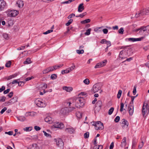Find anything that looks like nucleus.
<instances>
[{
  "mask_svg": "<svg viewBox=\"0 0 149 149\" xmlns=\"http://www.w3.org/2000/svg\"><path fill=\"white\" fill-rule=\"evenodd\" d=\"M132 52L130 49H124L120 51L119 54V57L122 58H126L127 56L132 55Z\"/></svg>",
  "mask_w": 149,
  "mask_h": 149,
  "instance_id": "nucleus-1",
  "label": "nucleus"
},
{
  "mask_svg": "<svg viewBox=\"0 0 149 149\" xmlns=\"http://www.w3.org/2000/svg\"><path fill=\"white\" fill-rule=\"evenodd\" d=\"M75 106L77 108H80L83 106L84 104V100L82 98L78 97L75 100Z\"/></svg>",
  "mask_w": 149,
  "mask_h": 149,
  "instance_id": "nucleus-2",
  "label": "nucleus"
},
{
  "mask_svg": "<svg viewBox=\"0 0 149 149\" xmlns=\"http://www.w3.org/2000/svg\"><path fill=\"white\" fill-rule=\"evenodd\" d=\"M149 107L147 103L144 102L143 106L142 113L144 117H146L148 114Z\"/></svg>",
  "mask_w": 149,
  "mask_h": 149,
  "instance_id": "nucleus-3",
  "label": "nucleus"
},
{
  "mask_svg": "<svg viewBox=\"0 0 149 149\" xmlns=\"http://www.w3.org/2000/svg\"><path fill=\"white\" fill-rule=\"evenodd\" d=\"M6 13L8 17H15L19 13V11L16 10H8L6 12Z\"/></svg>",
  "mask_w": 149,
  "mask_h": 149,
  "instance_id": "nucleus-4",
  "label": "nucleus"
},
{
  "mask_svg": "<svg viewBox=\"0 0 149 149\" xmlns=\"http://www.w3.org/2000/svg\"><path fill=\"white\" fill-rule=\"evenodd\" d=\"M35 103L36 105L40 107H44L46 105L45 102L39 98L36 99L35 101Z\"/></svg>",
  "mask_w": 149,
  "mask_h": 149,
  "instance_id": "nucleus-5",
  "label": "nucleus"
},
{
  "mask_svg": "<svg viewBox=\"0 0 149 149\" xmlns=\"http://www.w3.org/2000/svg\"><path fill=\"white\" fill-rule=\"evenodd\" d=\"M101 86L100 84L99 83H97L93 86L91 90L95 93L101 90Z\"/></svg>",
  "mask_w": 149,
  "mask_h": 149,
  "instance_id": "nucleus-6",
  "label": "nucleus"
},
{
  "mask_svg": "<svg viewBox=\"0 0 149 149\" xmlns=\"http://www.w3.org/2000/svg\"><path fill=\"white\" fill-rule=\"evenodd\" d=\"M56 142L57 146L61 149L63 148V143L62 139L60 138H57L55 139Z\"/></svg>",
  "mask_w": 149,
  "mask_h": 149,
  "instance_id": "nucleus-7",
  "label": "nucleus"
},
{
  "mask_svg": "<svg viewBox=\"0 0 149 149\" xmlns=\"http://www.w3.org/2000/svg\"><path fill=\"white\" fill-rule=\"evenodd\" d=\"M97 125L95 128V129L99 130H102L104 129V127L103 123L100 121H97Z\"/></svg>",
  "mask_w": 149,
  "mask_h": 149,
  "instance_id": "nucleus-8",
  "label": "nucleus"
},
{
  "mask_svg": "<svg viewBox=\"0 0 149 149\" xmlns=\"http://www.w3.org/2000/svg\"><path fill=\"white\" fill-rule=\"evenodd\" d=\"M72 103L70 102H66L64 103V105L67 107L68 110V112H71L74 110L75 109V108L73 107H71L70 106L71 104Z\"/></svg>",
  "mask_w": 149,
  "mask_h": 149,
  "instance_id": "nucleus-9",
  "label": "nucleus"
},
{
  "mask_svg": "<svg viewBox=\"0 0 149 149\" xmlns=\"http://www.w3.org/2000/svg\"><path fill=\"white\" fill-rule=\"evenodd\" d=\"M64 125L61 123L59 122H56L52 126V128L54 129V128H59L62 129L64 127Z\"/></svg>",
  "mask_w": 149,
  "mask_h": 149,
  "instance_id": "nucleus-10",
  "label": "nucleus"
},
{
  "mask_svg": "<svg viewBox=\"0 0 149 149\" xmlns=\"http://www.w3.org/2000/svg\"><path fill=\"white\" fill-rule=\"evenodd\" d=\"M6 6V2L4 0H0V11L3 10Z\"/></svg>",
  "mask_w": 149,
  "mask_h": 149,
  "instance_id": "nucleus-11",
  "label": "nucleus"
},
{
  "mask_svg": "<svg viewBox=\"0 0 149 149\" xmlns=\"http://www.w3.org/2000/svg\"><path fill=\"white\" fill-rule=\"evenodd\" d=\"M139 33H143V32L145 31H147L148 30L149 32V25L148 26L145 27H142L140 29H138L136 30V31H139Z\"/></svg>",
  "mask_w": 149,
  "mask_h": 149,
  "instance_id": "nucleus-12",
  "label": "nucleus"
},
{
  "mask_svg": "<svg viewBox=\"0 0 149 149\" xmlns=\"http://www.w3.org/2000/svg\"><path fill=\"white\" fill-rule=\"evenodd\" d=\"M102 104V102L101 100L98 101L95 104V109L97 111L100 110L101 109Z\"/></svg>",
  "mask_w": 149,
  "mask_h": 149,
  "instance_id": "nucleus-13",
  "label": "nucleus"
},
{
  "mask_svg": "<svg viewBox=\"0 0 149 149\" xmlns=\"http://www.w3.org/2000/svg\"><path fill=\"white\" fill-rule=\"evenodd\" d=\"M128 110L129 111V115L130 116H132L134 113V105L129 104L128 107Z\"/></svg>",
  "mask_w": 149,
  "mask_h": 149,
  "instance_id": "nucleus-14",
  "label": "nucleus"
},
{
  "mask_svg": "<svg viewBox=\"0 0 149 149\" xmlns=\"http://www.w3.org/2000/svg\"><path fill=\"white\" fill-rule=\"evenodd\" d=\"M36 113L33 111L28 112H26L24 116L25 117H34L36 115Z\"/></svg>",
  "mask_w": 149,
  "mask_h": 149,
  "instance_id": "nucleus-15",
  "label": "nucleus"
},
{
  "mask_svg": "<svg viewBox=\"0 0 149 149\" xmlns=\"http://www.w3.org/2000/svg\"><path fill=\"white\" fill-rule=\"evenodd\" d=\"M146 10L148 11V10ZM146 10H141L140 12H138L136 14L135 17H138L141 15L142 16L144 15H146Z\"/></svg>",
  "mask_w": 149,
  "mask_h": 149,
  "instance_id": "nucleus-16",
  "label": "nucleus"
},
{
  "mask_svg": "<svg viewBox=\"0 0 149 149\" xmlns=\"http://www.w3.org/2000/svg\"><path fill=\"white\" fill-rule=\"evenodd\" d=\"M75 129L71 127L66 128L65 129V131L70 134L73 133L75 132Z\"/></svg>",
  "mask_w": 149,
  "mask_h": 149,
  "instance_id": "nucleus-17",
  "label": "nucleus"
},
{
  "mask_svg": "<svg viewBox=\"0 0 149 149\" xmlns=\"http://www.w3.org/2000/svg\"><path fill=\"white\" fill-rule=\"evenodd\" d=\"M45 122L49 124L52 123L54 120L53 118L49 116L46 117L45 118Z\"/></svg>",
  "mask_w": 149,
  "mask_h": 149,
  "instance_id": "nucleus-18",
  "label": "nucleus"
},
{
  "mask_svg": "<svg viewBox=\"0 0 149 149\" xmlns=\"http://www.w3.org/2000/svg\"><path fill=\"white\" fill-rule=\"evenodd\" d=\"M17 101V98L16 97H13L8 102H7L6 103L8 105H10L12 104L14 102Z\"/></svg>",
  "mask_w": 149,
  "mask_h": 149,
  "instance_id": "nucleus-19",
  "label": "nucleus"
},
{
  "mask_svg": "<svg viewBox=\"0 0 149 149\" xmlns=\"http://www.w3.org/2000/svg\"><path fill=\"white\" fill-rule=\"evenodd\" d=\"M68 112V107H66L62 108L60 111V113L63 115H65Z\"/></svg>",
  "mask_w": 149,
  "mask_h": 149,
  "instance_id": "nucleus-20",
  "label": "nucleus"
},
{
  "mask_svg": "<svg viewBox=\"0 0 149 149\" xmlns=\"http://www.w3.org/2000/svg\"><path fill=\"white\" fill-rule=\"evenodd\" d=\"M24 5V2L22 0H18L16 3V6L19 8H22L23 6Z\"/></svg>",
  "mask_w": 149,
  "mask_h": 149,
  "instance_id": "nucleus-21",
  "label": "nucleus"
},
{
  "mask_svg": "<svg viewBox=\"0 0 149 149\" xmlns=\"http://www.w3.org/2000/svg\"><path fill=\"white\" fill-rule=\"evenodd\" d=\"M141 38H128V40L129 41L134 42L136 41H141Z\"/></svg>",
  "mask_w": 149,
  "mask_h": 149,
  "instance_id": "nucleus-22",
  "label": "nucleus"
},
{
  "mask_svg": "<svg viewBox=\"0 0 149 149\" xmlns=\"http://www.w3.org/2000/svg\"><path fill=\"white\" fill-rule=\"evenodd\" d=\"M47 88V85L45 83L42 84L40 87V89L41 90V89L43 90L44 92V93H45L46 92L45 91V89Z\"/></svg>",
  "mask_w": 149,
  "mask_h": 149,
  "instance_id": "nucleus-23",
  "label": "nucleus"
},
{
  "mask_svg": "<svg viewBox=\"0 0 149 149\" xmlns=\"http://www.w3.org/2000/svg\"><path fill=\"white\" fill-rule=\"evenodd\" d=\"M63 89L67 92H70L73 90L72 88L71 87H67L64 86L63 87Z\"/></svg>",
  "mask_w": 149,
  "mask_h": 149,
  "instance_id": "nucleus-24",
  "label": "nucleus"
},
{
  "mask_svg": "<svg viewBox=\"0 0 149 149\" xmlns=\"http://www.w3.org/2000/svg\"><path fill=\"white\" fill-rule=\"evenodd\" d=\"M52 71H53V69H52V67H49L43 70L42 71V73L43 74H45Z\"/></svg>",
  "mask_w": 149,
  "mask_h": 149,
  "instance_id": "nucleus-25",
  "label": "nucleus"
},
{
  "mask_svg": "<svg viewBox=\"0 0 149 149\" xmlns=\"http://www.w3.org/2000/svg\"><path fill=\"white\" fill-rule=\"evenodd\" d=\"M83 3H82L79 5L78 7V11L79 12H81L84 10V8L83 6Z\"/></svg>",
  "mask_w": 149,
  "mask_h": 149,
  "instance_id": "nucleus-26",
  "label": "nucleus"
},
{
  "mask_svg": "<svg viewBox=\"0 0 149 149\" xmlns=\"http://www.w3.org/2000/svg\"><path fill=\"white\" fill-rule=\"evenodd\" d=\"M17 118L18 120L21 121H24L26 120V119L25 116H21L19 117H17Z\"/></svg>",
  "mask_w": 149,
  "mask_h": 149,
  "instance_id": "nucleus-27",
  "label": "nucleus"
},
{
  "mask_svg": "<svg viewBox=\"0 0 149 149\" xmlns=\"http://www.w3.org/2000/svg\"><path fill=\"white\" fill-rule=\"evenodd\" d=\"M126 138L125 137H124L122 140L121 146V147L125 146L126 145Z\"/></svg>",
  "mask_w": 149,
  "mask_h": 149,
  "instance_id": "nucleus-28",
  "label": "nucleus"
},
{
  "mask_svg": "<svg viewBox=\"0 0 149 149\" xmlns=\"http://www.w3.org/2000/svg\"><path fill=\"white\" fill-rule=\"evenodd\" d=\"M63 65V64H60L59 65L54 66L53 67H52V68L53 69V71L62 67Z\"/></svg>",
  "mask_w": 149,
  "mask_h": 149,
  "instance_id": "nucleus-29",
  "label": "nucleus"
},
{
  "mask_svg": "<svg viewBox=\"0 0 149 149\" xmlns=\"http://www.w3.org/2000/svg\"><path fill=\"white\" fill-rule=\"evenodd\" d=\"M122 124H123L122 126L123 127L125 126H126L127 127L128 125V123L127 121L124 119H123Z\"/></svg>",
  "mask_w": 149,
  "mask_h": 149,
  "instance_id": "nucleus-30",
  "label": "nucleus"
},
{
  "mask_svg": "<svg viewBox=\"0 0 149 149\" xmlns=\"http://www.w3.org/2000/svg\"><path fill=\"white\" fill-rule=\"evenodd\" d=\"M32 63V61L31 60V59L30 58H27L26 59L25 61L24 62V64H28L31 63Z\"/></svg>",
  "mask_w": 149,
  "mask_h": 149,
  "instance_id": "nucleus-31",
  "label": "nucleus"
},
{
  "mask_svg": "<svg viewBox=\"0 0 149 149\" xmlns=\"http://www.w3.org/2000/svg\"><path fill=\"white\" fill-rule=\"evenodd\" d=\"M91 21V20L90 19H86L85 20L82 21H81V23L82 24H85L86 23H88L90 22Z\"/></svg>",
  "mask_w": 149,
  "mask_h": 149,
  "instance_id": "nucleus-32",
  "label": "nucleus"
},
{
  "mask_svg": "<svg viewBox=\"0 0 149 149\" xmlns=\"http://www.w3.org/2000/svg\"><path fill=\"white\" fill-rule=\"evenodd\" d=\"M76 116L78 118H80L82 117V113L79 111H77L76 113Z\"/></svg>",
  "mask_w": 149,
  "mask_h": 149,
  "instance_id": "nucleus-33",
  "label": "nucleus"
},
{
  "mask_svg": "<svg viewBox=\"0 0 149 149\" xmlns=\"http://www.w3.org/2000/svg\"><path fill=\"white\" fill-rule=\"evenodd\" d=\"M83 83L86 85H88L90 84V80L86 78L83 81Z\"/></svg>",
  "mask_w": 149,
  "mask_h": 149,
  "instance_id": "nucleus-34",
  "label": "nucleus"
},
{
  "mask_svg": "<svg viewBox=\"0 0 149 149\" xmlns=\"http://www.w3.org/2000/svg\"><path fill=\"white\" fill-rule=\"evenodd\" d=\"M87 13L86 12H84L82 14H80L79 15L76 16V17H81V18H83L84 16L86 15Z\"/></svg>",
  "mask_w": 149,
  "mask_h": 149,
  "instance_id": "nucleus-35",
  "label": "nucleus"
},
{
  "mask_svg": "<svg viewBox=\"0 0 149 149\" xmlns=\"http://www.w3.org/2000/svg\"><path fill=\"white\" fill-rule=\"evenodd\" d=\"M103 67V65L100 63H98L95 66V68H99Z\"/></svg>",
  "mask_w": 149,
  "mask_h": 149,
  "instance_id": "nucleus-36",
  "label": "nucleus"
},
{
  "mask_svg": "<svg viewBox=\"0 0 149 149\" xmlns=\"http://www.w3.org/2000/svg\"><path fill=\"white\" fill-rule=\"evenodd\" d=\"M105 44L107 45V47L106 48V49H108V48L110 47L111 45V42L109 41H107V42H105Z\"/></svg>",
  "mask_w": 149,
  "mask_h": 149,
  "instance_id": "nucleus-37",
  "label": "nucleus"
},
{
  "mask_svg": "<svg viewBox=\"0 0 149 149\" xmlns=\"http://www.w3.org/2000/svg\"><path fill=\"white\" fill-rule=\"evenodd\" d=\"M114 110V108L113 107H111L109 110L108 114L109 115H111L112 113Z\"/></svg>",
  "mask_w": 149,
  "mask_h": 149,
  "instance_id": "nucleus-38",
  "label": "nucleus"
},
{
  "mask_svg": "<svg viewBox=\"0 0 149 149\" xmlns=\"http://www.w3.org/2000/svg\"><path fill=\"white\" fill-rule=\"evenodd\" d=\"M6 97L3 96L0 97V102H3L5 101Z\"/></svg>",
  "mask_w": 149,
  "mask_h": 149,
  "instance_id": "nucleus-39",
  "label": "nucleus"
},
{
  "mask_svg": "<svg viewBox=\"0 0 149 149\" xmlns=\"http://www.w3.org/2000/svg\"><path fill=\"white\" fill-rule=\"evenodd\" d=\"M122 93V91L120 90H119L118 92V93L117 95V97L119 99Z\"/></svg>",
  "mask_w": 149,
  "mask_h": 149,
  "instance_id": "nucleus-40",
  "label": "nucleus"
},
{
  "mask_svg": "<svg viewBox=\"0 0 149 149\" xmlns=\"http://www.w3.org/2000/svg\"><path fill=\"white\" fill-rule=\"evenodd\" d=\"M124 107V104L123 103H120V111L122 112L124 110H125V109H123Z\"/></svg>",
  "mask_w": 149,
  "mask_h": 149,
  "instance_id": "nucleus-41",
  "label": "nucleus"
},
{
  "mask_svg": "<svg viewBox=\"0 0 149 149\" xmlns=\"http://www.w3.org/2000/svg\"><path fill=\"white\" fill-rule=\"evenodd\" d=\"M75 0H69L67 1L63 2H61V4H68L70 3L71 2L74 1Z\"/></svg>",
  "mask_w": 149,
  "mask_h": 149,
  "instance_id": "nucleus-42",
  "label": "nucleus"
},
{
  "mask_svg": "<svg viewBox=\"0 0 149 149\" xmlns=\"http://www.w3.org/2000/svg\"><path fill=\"white\" fill-rule=\"evenodd\" d=\"M8 27H10V26H12L13 24V21L12 20H9L8 22Z\"/></svg>",
  "mask_w": 149,
  "mask_h": 149,
  "instance_id": "nucleus-43",
  "label": "nucleus"
},
{
  "mask_svg": "<svg viewBox=\"0 0 149 149\" xmlns=\"http://www.w3.org/2000/svg\"><path fill=\"white\" fill-rule=\"evenodd\" d=\"M73 21V20L72 19H70L68 22L66 23V26H68Z\"/></svg>",
  "mask_w": 149,
  "mask_h": 149,
  "instance_id": "nucleus-44",
  "label": "nucleus"
},
{
  "mask_svg": "<svg viewBox=\"0 0 149 149\" xmlns=\"http://www.w3.org/2000/svg\"><path fill=\"white\" fill-rule=\"evenodd\" d=\"M91 29H87L86 32L85 33V34L87 35H89L90 34L91 31Z\"/></svg>",
  "mask_w": 149,
  "mask_h": 149,
  "instance_id": "nucleus-45",
  "label": "nucleus"
},
{
  "mask_svg": "<svg viewBox=\"0 0 149 149\" xmlns=\"http://www.w3.org/2000/svg\"><path fill=\"white\" fill-rule=\"evenodd\" d=\"M76 52L78 54H81L84 53V51L83 49H81V50H76Z\"/></svg>",
  "mask_w": 149,
  "mask_h": 149,
  "instance_id": "nucleus-46",
  "label": "nucleus"
},
{
  "mask_svg": "<svg viewBox=\"0 0 149 149\" xmlns=\"http://www.w3.org/2000/svg\"><path fill=\"white\" fill-rule=\"evenodd\" d=\"M137 96V95L136 96H132L131 97V101L130 103V104L133 105V101L134 100L135 98Z\"/></svg>",
  "mask_w": 149,
  "mask_h": 149,
  "instance_id": "nucleus-47",
  "label": "nucleus"
},
{
  "mask_svg": "<svg viewBox=\"0 0 149 149\" xmlns=\"http://www.w3.org/2000/svg\"><path fill=\"white\" fill-rule=\"evenodd\" d=\"M20 81L19 79H15L13 80V81L11 82L12 84H17L19 83V81Z\"/></svg>",
  "mask_w": 149,
  "mask_h": 149,
  "instance_id": "nucleus-48",
  "label": "nucleus"
},
{
  "mask_svg": "<svg viewBox=\"0 0 149 149\" xmlns=\"http://www.w3.org/2000/svg\"><path fill=\"white\" fill-rule=\"evenodd\" d=\"M124 31V29L123 27L121 28L118 30V32L120 34H123Z\"/></svg>",
  "mask_w": 149,
  "mask_h": 149,
  "instance_id": "nucleus-49",
  "label": "nucleus"
},
{
  "mask_svg": "<svg viewBox=\"0 0 149 149\" xmlns=\"http://www.w3.org/2000/svg\"><path fill=\"white\" fill-rule=\"evenodd\" d=\"M107 62V60H104L103 61L100 62V63L103 65V67L105 65L106 63Z\"/></svg>",
  "mask_w": 149,
  "mask_h": 149,
  "instance_id": "nucleus-50",
  "label": "nucleus"
},
{
  "mask_svg": "<svg viewBox=\"0 0 149 149\" xmlns=\"http://www.w3.org/2000/svg\"><path fill=\"white\" fill-rule=\"evenodd\" d=\"M53 31V30L52 29H50V30H49L47 31L44 32L43 33V34H48L50 33H51Z\"/></svg>",
  "mask_w": 149,
  "mask_h": 149,
  "instance_id": "nucleus-51",
  "label": "nucleus"
},
{
  "mask_svg": "<svg viewBox=\"0 0 149 149\" xmlns=\"http://www.w3.org/2000/svg\"><path fill=\"white\" fill-rule=\"evenodd\" d=\"M75 68V66L74 65L73 66H72L70 68H68V70L69 72H70L73 70Z\"/></svg>",
  "mask_w": 149,
  "mask_h": 149,
  "instance_id": "nucleus-52",
  "label": "nucleus"
},
{
  "mask_svg": "<svg viewBox=\"0 0 149 149\" xmlns=\"http://www.w3.org/2000/svg\"><path fill=\"white\" fill-rule=\"evenodd\" d=\"M43 132L45 136L47 137H51V135L48 133H47L46 132L44 131H43Z\"/></svg>",
  "mask_w": 149,
  "mask_h": 149,
  "instance_id": "nucleus-53",
  "label": "nucleus"
},
{
  "mask_svg": "<svg viewBox=\"0 0 149 149\" xmlns=\"http://www.w3.org/2000/svg\"><path fill=\"white\" fill-rule=\"evenodd\" d=\"M25 83V82L19 81V83H18V85L19 86H22L24 85Z\"/></svg>",
  "mask_w": 149,
  "mask_h": 149,
  "instance_id": "nucleus-54",
  "label": "nucleus"
},
{
  "mask_svg": "<svg viewBox=\"0 0 149 149\" xmlns=\"http://www.w3.org/2000/svg\"><path fill=\"white\" fill-rule=\"evenodd\" d=\"M136 86H134L133 91V93L134 95H135L136 93Z\"/></svg>",
  "mask_w": 149,
  "mask_h": 149,
  "instance_id": "nucleus-55",
  "label": "nucleus"
},
{
  "mask_svg": "<svg viewBox=\"0 0 149 149\" xmlns=\"http://www.w3.org/2000/svg\"><path fill=\"white\" fill-rule=\"evenodd\" d=\"M11 62L10 61H9L7 62L5 65V66L6 67H9L11 65Z\"/></svg>",
  "mask_w": 149,
  "mask_h": 149,
  "instance_id": "nucleus-56",
  "label": "nucleus"
},
{
  "mask_svg": "<svg viewBox=\"0 0 149 149\" xmlns=\"http://www.w3.org/2000/svg\"><path fill=\"white\" fill-rule=\"evenodd\" d=\"M84 136L85 138H88L89 136V133L88 132H86L84 134Z\"/></svg>",
  "mask_w": 149,
  "mask_h": 149,
  "instance_id": "nucleus-57",
  "label": "nucleus"
},
{
  "mask_svg": "<svg viewBox=\"0 0 149 149\" xmlns=\"http://www.w3.org/2000/svg\"><path fill=\"white\" fill-rule=\"evenodd\" d=\"M120 119V118L119 116H117L115 119L114 121L116 123L118 122Z\"/></svg>",
  "mask_w": 149,
  "mask_h": 149,
  "instance_id": "nucleus-58",
  "label": "nucleus"
},
{
  "mask_svg": "<svg viewBox=\"0 0 149 149\" xmlns=\"http://www.w3.org/2000/svg\"><path fill=\"white\" fill-rule=\"evenodd\" d=\"M144 145V143L143 141L141 142L139 146V148L140 149Z\"/></svg>",
  "mask_w": 149,
  "mask_h": 149,
  "instance_id": "nucleus-59",
  "label": "nucleus"
},
{
  "mask_svg": "<svg viewBox=\"0 0 149 149\" xmlns=\"http://www.w3.org/2000/svg\"><path fill=\"white\" fill-rule=\"evenodd\" d=\"M30 128L31 127H27L24 128L23 130L24 131H29L31 130Z\"/></svg>",
  "mask_w": 149,
  "mask_h": 149,
  "instance_id": "nucleus-60",
  "label": "nucleus"
},
{
  "mask_svg": "<svg viewBox=\"0 0 149 149\" xmlns=\"http://www.w3.org/2000/svg\"><path fill=\"white\" fill-rule=\"evenodd\" d=\"M57 77L56 75L55 74H53L51 76V78L52 79H54L56 78Z\"/></svg>",
  "mask_w": 149,
  "mask_h": 149,
  "instance_id": "nucleus-61",
  "label": "nucleus"
},
{
  "mask_svg": "<svg viewBox=\"0 0 149 149\" xmlns=\"http://www.w3.org/2000/svg\"><path fill=\"white\" fill-rule=\"evenodd\" d=\"M5 134H8L10 135H11L13 134V132L12 131H10L8 132H6Z\"/></svg>",
  "mask_w": 149,
  "mask_h": 149,
  "instance_id": "nucleus-62",
  "label": "nucleus"
},
{
  "mask_svg": "<svg viewBox=\"0 0 149 149\" xmlns=\"http://www.w3.org/2000/svg\"><path fill=\"white\" fill-rule=\"evenodd\" d=\"M75 16L74 14L72 13L69 15L68 17V18L69 19H70L72 17H73Z\"/></svg>",
  "mask_w": 149,
  "mask_h": 149,
  "instance_id": "nucleus-63",
  "label": "nucleus"
},
{
  "mask_svg": "<svg viewBox=\"0 0 149 149\" xmlns=\"http://www.w3.org/2000/svg\"><path fill=\"white\" fill-rule=\"evenodd\" d=\"M95 148L97 149H102L103 147L102 145H99L98 146H95Z\"/></svg>",
  "mask_w": 149,
  "mask_h": 149,
  "instance_id": "nucleus-64",
  "label": "nucleus"
}]
</instances>
